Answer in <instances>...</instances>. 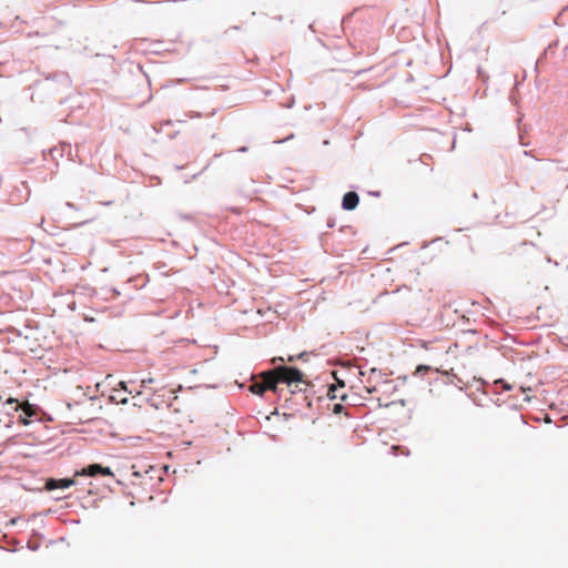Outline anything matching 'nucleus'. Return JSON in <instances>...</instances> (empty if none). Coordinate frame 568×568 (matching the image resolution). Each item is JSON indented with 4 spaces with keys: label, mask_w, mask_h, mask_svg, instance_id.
<instances>
[{
    "label": "nucleus",
    "mask_w": 568,
    "mask_h": 568,
    "mask_svg": "<svg viewBox=\"0 0 568 568\" xmlns=\"http://www.w3.org/2000/svg\"><path fill=\"white\" fill-rule=\"evenodd\" d=\"M278 383H286L291 386L294 383H302V372L294 367L278 366L274 369L260 374V381H254L250 390L262 396L266 390H277Z\"/></svg>",
    "instance_id": "1"
},
{
    "label": "nucleus",
    "mask_w": 568,
    "mask_h": 568,
    "mask_svg": "<svg viewBox=\"0 0 568 568\" xmlns=\"http://www.w3.org/2000/svg\"><path fill=\"white\" fill-rule=\"evenodd\" d=\"M82 474L88 476H97V475H103V476H110L113 477L114 474L109 467H103L99 464H92L83 469Z\"/></svg>",
    "instance_id": "2"
},
{
    "label": "nucleus",
    "mask_w": 568,
    "mask_h": 568,
    "mask_svg": "<svg viewBox=\"0 0 568 568\" xmlns=\"http://www.w3.org/2000/svg\"><path fill=\"white\" fill-rule=\"evenodd\" d=\"M72 485H74V480L73 479H69V478L53 479V478H50L45 483V489L47 490H54V489H58V488L64 489V488L71 487Z\"/></svg>",
    "instance_id": "3"
},
{
    "label": "nucleus",
    "mask_w": 568,
    "mask_h": 568,
    "mask_svg": "<svg viewBox=\"0 0 568 568\" xmlns=\"http://www.w3.org/2000/svg\"><path fill=\"white\" fill-rule=\"evenodd\" d=\"M154 382V378L152 377H149V378H144L141 381V384L139 387H131V388H128V385L125 382H120L119 386L121 387V389H123L124 392L129 393V394H136V395H140L142 394V388H146L149 385H151L152 383Z\"/></svg>",
    "instance_id": "4"
},
{
    "label": "nucleus",
    "mask_w": 568,
    "mask_h": 568,
    "mask_svg": "<svg viewBox=\"0 0 568 568\" xmlns=\"http://www.w3.org/2000/svg\"><path fill=\"white\" fill-rule=\"evenodd\" d=\"M358 202H359V197H358L357 193L351 191V192H347L343 196L342 206L344 210L351 211V210H354L358 205Z\"/></svg>",
    "instance_id": "5"
},
{
    "label": "nucleus",
    "mask_w": 568,
    "mask_h": 568,
    "mask_svg": "<svg viewBox=\"0 0 568 568\" xmlns=\"http://www.w3.org/2000/svg\"><path fill=\"white\" fill-rule=\"evenodd\" d=\"M337 385H332L328 389V396L332 398V399H335V398H341L342 400H346L347 398V395L342 392V389L344 388V383L339 379H337Z\"/></svg>",
    "instance_id": "6"
},
{
    "label": "nucleus",
    "mask_w": 568,
    "mask_h": 568,
    "mask_svg": "<svg viewBox=\"0 0 568 568\" xmlns=\"http://www.w3.org/2000/svg\"><path fill=\"white\" fill-rule=\"evenodd\" d=\"M22 410L26 413V415L28 416H32L33 414V409H32V406L29 404V403H24L22 406H21Z\"/></svg>",
    "instance_id": "7"
},
{
    "label": "nucleus",
    "mask_w": 568,
    "mask_h": 568,
    "mask_svg": "<svg viewBox=\"0 0 568 568\" xmlns=\"http://www.w3.org/2000/svg\"><path fill=\"white\" fill-rule=\"evenodd\" d=\"M344 409V406L341 403H335L332 407V412L334 414H341Z\"/></svg>",
    "instance_id": "8"
},
{
    "label": "nucleus",
    "mask_w": 568,
    "mask_h": 568,
    "mask_svg": "<svg viewBox=\"0 0 568 568\" xmlns=\"http://www.w3.org/2000/svg\"><path fill=\"white\" fill-rule=\"evenodd\" d=\"M422 369L427 371V369H428V367H426V366H418V367H417V372H419V371H422Z\"/></svg>",
    "instance_id": "9"
},
{
    "label": "nucleus",
    "mask_w": 568,
    "mask_h": 568,
    "mask_svg": "<svg viewBox=\"0 0 568 568\" xmlns=\"http://www.w3.org/2000/svg\"><path fill=\"white\" fill-rule=\"evenodd\" d=\"M393 404H395V402H392V403H390V405H393ZM379 406L388 407V406H389V404H382V403H379Z\"/></svg>",
    "instance_id": "10"
},
{
    "label": "nucleus",
    "mask_w": 568,
    "mask_h": 568,
    "mask_svg": "<svg viewBox=\"0 0 568 568\" xmlns=\"http://www.w3.org/2000/svg\"><path fill=\"white\" fill-rule=\"evenodd\" d=\"M8 402H9V403H18V402H17L16 399H13V398H10Z\"/></svg>",
    "instance_id": "11"
},
{
    "label": "nucleus",
    "mask_w": 568,
    "mask_h": 568,
    "mask_svg": "<svg viewBox=\"0 0 568 568\" xmlns=\"http://www.w3.org/2000/svg\"><path fill=\"white\" fill-rule=\"evenodd\" d=\"M368 393H372L373 390H375V388H366Z\"/></svg>",
    "instance_id": "12"
}]
</instances>
